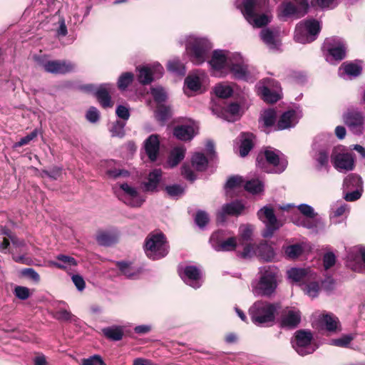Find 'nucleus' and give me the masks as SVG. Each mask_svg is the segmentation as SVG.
I'll list each match as a JSON object with an SVG mask.
<instances>
[{"label":"nucleus","instance_id":"69168bd1","mask_svg":"<svg viewBox=\"0 0 365 365\" xmlns=\"http://www.w3.org/2000/svg\"><path fill=\"white\" fill-rule=\"evenodd\" d=\"M242 182V178L240 176H232L229 178L225 186L226 192H228L229 190L240 187Z\"/></svg>","mask_w":365,"mask_h":365},{"label":"nucleus","instance_id":"ddd939ff","mask_svg":"<svg viewBox=\"0 0 365 365\" xmlns=\"http://www.w3.org/2000/svg\"><path fill=\"white\" fill-rule=\"evenodd\" d=\"M346 265L353 272H359L365 267V246L358 245L346 251Z\"/></svg>","mask_w":365,"mask_h":365},{"label":"nucleus","instance_id":"393cba45","mask_svg":"<svg viewBox=\"0 0 365 365\" xmlns=\"http://www.w3.org/2000/svg\"><path fill=\"white\" fill-rule=\"evenodd\" d=\"M245 209V205L241 201L235 200L224 205L221 210L217 212V220L219 222H224L226 215H238Z\"/></svg>","mask_w":365,"mask_h":365},{"label":"nucleus","instance_id":"a18cd8bd","mask_svg":"<svg viewBox=\"0 0 365 365\" xmlns=\"http://www.w3.org/2000/svg\"><path fill=\"white\" fill-rule=\"evenodd\" d=\"M192 165L197 171H203L207 167V159L202 153H195L192 157Z\"/></svg>","mask_w":365,"mask_h":365},{"label":"nucleus","instance_id":"79ce46f5","mask_svg":"<svg viewBox=\"0 0 365 365\" xmlns=\"http://www.w3.org/2000/svg\"><path fill=\"white\" fill-rule=\"evenodd\" d=\"M102 332L107 339L113 341L121 340L124 334L123 328L118 326L103 328Z\"/></svg>","mask_w":365,"mask_h":365},{"label":"nucleus","instance_id":"b1692460","mask_svg":"<svg viewBox=\"0 0 365 365\" xmlns=\"http://www.w3.org/2000/svg\"><path fill=\"white\" fill-rule=\"evenodd\" d=\"M50 264L55 267L66 271L68 274H73L72 272H77L78 261L71 256L58 255L56 260L51 262Z\"/></svg>","mask_w":365,"mask_h":365},{"label":"nucleus","instance_id":"680f3d73","mask_svg":"<svg viewBox=\"0 0 365 365\" xmlns=\"http://www.w3.org/2000/svg\"><path fill=\"white\" fill-rule=\"evenodd\" d=\"M170 109L169 107L159 106L155 111V117L158 120L165 122L170 116Z\"/></svg>","mask_w":365,"mask_h":365},{"label":"nucleus","instance_id":"c85d7f7f","mask_svg":"<svg viewBox=\"0 0 365 365\" xmlns=\"http://www.w3.org/2000/svg\"><path fill=\"white\" fill-rule=\"evenodd\" d=\"M260 38L270 49H278L280 46L279 31L277 29H263L260 31Z\"/></svg>","mask_w":365,"mask_h":365},{"label":"nucleus","instance_id":"58836bf2","mask_svg":"<svg viewBox=\"0 0 365 365\" xmlns=\"http://www.w3.org/2000/svg\"><path fill=\"white\" fill-rule=\"evenodd\" d=\"M343 187L346 190H355L356 188L363 189L362 178L357 174H349L344 178Z\"/></svg>","mask_w":365,"mask_h":365},{"label":"nucleus","instance_id":"c9c22d12","mask_svg":"<svg viewBox=\"0 0 365 365\" xmlns=\"http://www.w3.org/2000/svg\"><path fill=\"white\" fill-rule=\"evenodd\" d=\"M118 235L115 231H101L96 235V241L100 245L110 246L117 242Z\"/></svg>","mask_w":365,"mask_h":365},{"label":"nucleus","instance_id":"39448f33","mask_svg":"<svg viewBox=\"0 0 365 365\" xmlns=\"http://www.w3.org/2000/svg\"><path fill=\"white\" fill-rule=\"evenodd\" d=\"M145 252L151 259L158 260L167 256L169 245L162 232L150 233L145 241Z\"/></svg>","mask_w":365,"mask_h":365},{"label":"nucleus","instance_id":"423d86ee","mask_svg":"<svg viewBox=\"0 0 365 365\" xmlns=\"http://www.w3.org/2000/svg\"><path fill=\"white\" fill-rule=\"evenodd\" d=\"M330 145L325 135L317 136L313 142L311 150V156L315 162L316 169L318 171L329 169Z\"/></svg>","mask_w":365,"mask_h":365},{"label":"nucleus","instance_id":"6e6552de","mask_svg":"<svg viewBox=\"0 0 365 365\" xmlns=\"http://www.w3.org/2000/svg\"><path fill=\"white\" fill-rule=\"evenodd\" d=\"M330 160L334 168L339 172L351 171L355 166L354 155L342 145L336 146L332 149Z\"/></svg>","mask_w":365,"mask_h":365},{"label":"nucleus","instance_id":"4d7b16f0","mask_svg":"<svg viewBox=\"0 0 365 365\" xmlns=\"http://www.w3.org/2000/svg\"><path fill=\"white\" fill-rule=\"evenodd\" d=\"M182 281L189 286L197 289L200 287L201 275H180Z\"/></svg>","mask_w":365,"mask_h":365},{"label":"nucleus","instance_id":"2f4dec72","mask_svg":"<svg viewBox=\"0 0 365 365\" xmlns=\"http://www.w3.org/2000/svg\"><path fill=\"white\" fill-rule=\"evenodd\" d=\"M277 287L275 275H261L258 283V289L261 294L264 296H269L274 292Z\"/></svg>","mask_w":365,"mask_h":365},{"label":"nucleus","instance_id":"2eb2a0df","mask_svg":"<svg viewBox=\"0 0 365 365\" xmlns=\"http://www.w3.org/2000/svg\"><path fill=\"white\" fill-rule=\"evenodd\" d=\"M209 84V77L202 70L190 73L185 79V86L190 91L202 93Z\"/></svg>","mask_w":365,"mask_h":365},{"label":"nucleus","instance_id":"4468645a","mask_svg":"<svg viewBox=\"0 0 365 365\" xmlns=\"http://www.w3.org/2000/svg\"><path fill=\"white\" fill-rule=\"evenodd\" d=\"M259 218L265 224L266 228L262 232L264 237H271L282 224L277 220L272 208L264 207L257 212Z\"/></svg>","mask_w":365,"mask_h":365},{"label":"nucleus","instance_id":"7ed1b4c3","mask_svg":"<svg viewBox=\"0 0 365 365\" xmlns=\"http://www.w3.org/2000/svg\"><path fill=\"white\" fill-rule=\"evenodd\" d=\"M280 308V303L257 301L250 308L249 314L255 324L262 325L273 323L275 320V313Z\"/></svg>","mask_w":365,"mask_h":365},{"label":"nucleus","instance_id":"5701e85b","mask_svg":"<svg viewBox=\"0 0 365 365\" xmlns=\"http://www.w3.org/2000/svg\"><path fill=\"white\" fill-rule=\"evenodd\" d=\"M46 71L55 74H65L72 72L76 65L67 61H49L43 64Z\"/></svg>","mask_w":365,"mask_h":365},{"label":"nucleus","instance_id":"f3484780","mask_svg":"<svg viewBox=\"0 0 365 365\" xmlns=\"http://www.w3.org/2000/svg\"><path fill=\"white\" fill-rule=\"evenodd\" d=\"M2 233L7 235L10 239L11 242H12L14 247L16 250H19V252H21V254L18 255L16 252H13V259L17 263L23 264H31L32 262V259L27 255L28 248L26 247L25 241L24 240L17 238L8 230H4Z\"/></svg>","mask_w":365,"mask_h":365},{"label":"nucleus","instance_id":"bb28decb","mask_svg":"<svg viewBox=\"0 0 365 365\" xmlns=\"http://www.w3.org/2000/svg\"><path fill=\"white\" fill-rule=\"evenodd\" d=\"M198 126L195 122L181 125L174 128V135L180 140H190L197 133Z\"/></svg>","mask_w":365,"mask_h":365},{"label":"nucleus","instance_id":"aec40b11","mask_svg":"<svg viewBox=\"0 0 365 365\" xmlns=\"http://www.w3.org/2000/svg\"><path fill=\"white\" fill-rule=\"evenodd\" d=\"M85 89L88 92L94 93L98 101L103 108H108L113 106L110 93L114 89V86L111 83H103L96 88L93 85H87Z\"/></svg>","mask_w":365,"mask_h":365},{"label":"nucleus","instance_id":"49530a36","mask_svg":"<svg viewBox=\"0 0 365 365\" xmlns=\"http://www.w3.org/2000/svg\"><path fill=\"white\" fill-rule=\"evenodd\" d=\"M237 245V238L233 236H229L222 244L217 245L215 251L217 252H230L236 249Z\"/></svg>","mask_w":365,"mask_h":365},{"label":"nucleus","instance_id":"473e14b6","mask_svg":"<svg viewBox=\"0 0 365 365\" xmlns=\"http://www.w3.org/2000/svg\"><path fill=\"white\" fill-rule=\"evenodd\" d=\"M282 249L287 259L294 260L299 258L304 253L305 244L301 242L292 245H284Z\"/></svg>","mask_w":365,"mask_h":365},{"label":"nucleus","instance_id":"37998d69","mask_svg":"<svg viewBox=\"0 0 365 365\" xmlns=\"http://www.w3.org/2000/svg\"><path fill=\"white\" fill-rule=\"evenodd\" d=\"M232 234L226 230H219L212 233L210 238L212 247L215 250L217 245L222 244Z\"/></svg>","mask_w":365,"mask_h":365},{"label":"nucleus","instance_id":"f257e3e1","mask_svg":"<svg viewBox=\"0 0 365 365\" xmlns=\"http://www.w3.org/2000/svg\"><path fill=\"white\" fill-rule=\"evenodd\" d=\"M212 76L225 78L232 74L235 79L246 82H254L256 71L250 68L243 56L238 52L217 49L213 51L208 61Z\"/></svg>","mask_w":365,"mask_h":365},{"label":"nucleus","instance_id":"7c9ffc66","mask_svg":"<svg viewBox=\"0 0 365 365\" xmlns=\"http://www.w3.org/2000/svg\"><path fill=\"white\" fill-rule=\"evenodd\" d=\"M362 68L357 63H344L339 69V75L344 79H351L359 76Z\"/></svg>","mask_w":365,"mask_h":365},{"label":"nucleus","instance_id":"e433bc0d","mask_svg":"<svg viewBox=\"0 0 365 365\" xmlns=\"http://www.w3.org/2000/svg\"><path fill=\"white\" fill-rule=\"evenodd\" d=\"M257 255L264 261H272L275 257L274 248L267 242H262L257 245Z\"/></svg>","mask_w":365,"mask_h":365},{"label":"nucleus","instance_id":"5fc2aeb1","mask_svg":"<svg viewBox=\"0 0 365 365\" xmlns=\"http://www.w3.org/2000/svg\"><path fill=\"white\" fill-rule=\"evenodd\" d=\"M150 93L155 101L158 103H163L167 99V93L161 86L152 87L150 88Z\"/></svg>","mask_w":365,"mask_h":365},{"label":"nucleus","instance_id":"bf43d9fd","mask_svg":"<svg viewBox=\"0 0 365 365\" xmlns=\"http://www.w3.org/2000/svg\"><path fill=\"white\" fill-rule=\"evenodd\" d=\"M42 177L46 176L52 180H58L62 175V168L54 166L48 170H42Z\"/></svg>","mask_w":365,"mask_h":365},{"label":"nucleus","instance_id":"4be33fe9","mask_svg":"<svg viewBox=\"0 0 365 365\" xmlns=\"http://www.w3.org/2000/svg\"><path fill=\"white\" fill-rule=\"evenodd\" d=\"M292 220L297 226H301L314 232L322 230L325 227V222L322 218H311L305 216L294 215Z\"/></svg>","mask_w":365,"mask_h":365},{"label":"nucleus","instance_id":"e2e57ef3","mask_svg":"<svg viewBox=\"0 0 365 365\" xmlns=\"http://www.w3.org/2000/svg\"><path fill=\"white\" fill-rule=\"evenodd\" d=\"M336 257L334 252H327L323 256V266L325 270L332 267L336 263Z\"/></svg>","mask_w":365,"mask_h":365},{"label":"nucleus","instance_id":"9b49d317","mask_svg":"<svg viewBox=\"0 0 365 365\" xmlns=\"http://www.w3.org/2000/svg\"><path fill=\"white\" fill-rule=\"evenodd\" d=\"M308 0H291L282 4L279 9V18L285 21L287 18L299 19L304 16L308 10Z\"/></svg>","mask_w":365,"mask_h":365},{"label":"nucleus","instance_id":"13d9d810","mask_svg":"<svg viewBox=\"0 0 365 365\" xmlns=\"http://www.w3.org/2000/svg\"><path fill=\"white\" fill-rule=\"evenodd\" d=\"M165 190L169 196L172 197H178L184 193L185 187L180 185L175 184L166 186Z\"/></svg>","mask_w":365,"mask_h":365},{"label":"nucleus","instance_id":"c756f323","mask_svg":"<svg viewBox=\"0 0 365 365\" xmlns=\"http://www.w3.org/2000/svg\"><path fill=\"white\" fill-rule=\"evenodd\" d=\"M144 148L148 158L151 161L156 160L160 150L159 136L156 134L150 135L144 142Z\"/></svg>","mask_w":365,"mask_h":365},{"label":"nucleus","instance_id":"338daca9","mask_svg":"<svg viewBox=\"0 0 365 365\" xmlns=\"http://www.w3.org/2000/svg\"><path fill=\"white\" fill-rule=\"evenodd\" d=\"M195 221L198 227L202 228L209 222V216L206 212L200 210L196 213Z\"/></svg>","mask_w":365,"mask_h":365},{"label":"nucleus","instance_id":"864d4df0","mask_svg":"<svg viewBox=\"0 0 365 365\" xmlns=\"http://www.w3.org/2000/svg\"><path fill=\"white\" fill-rule=\"evenodd\" d=\"M134 75L131 72L122 73L118 80V87L121 91H125L133 82Z\"/></svg>","mask_w":365,"mask_h":365},{"label":"nucleus","instance_id":"f03ea898","mask_svg":"<svg viewBox=\"0 0 365 365\" xmlns=\"http://www.w3.org/2000/svg\"><path fill=\"white\" fill-rule=\"evenodd\" d=\"M235 6L255 28L266 26L271 21L267 14L268 0H235Z\"/></svg>","mask_w":365,"mask_h":365},{"label":"nucleus","instance_id":"052dcab7","mask_svg":"<svg viewBox=\"0 0 365 365\" xmlns=\"http://www.w3.org/2000/svg\"><path fill=\"white\" fill-rule=\"evenodd\" d=\"M252 227L251 225H241L239 228V235L240 237V240L245 242L250 240L252 235Z\"/></svg>","mask_w":365,"mask_h":365},{"label":"nucleus","instance_id":"1a4fd4ad","mask_svg":"<svg viewBox=\"0 0 365 365\" xmlns=\"http://www.w3.org/2000/svg\"><path fill=\"white\" fill-rule=\"evenodd\" d=\"M320 29L319 22L315 19L301 21L296 26L294 40L300 43H310L316 39Z\"/></svg>","mask_w":365,"mask_h":365},{"label":"nucleus","instance_id":"0eeeda50","mask_svg":"<svg viewBox=\"0 0 365 365\" xmlns=\"http://www.w3.org/2000/svg\"><path fill=\"white\" fill-rule=\"evenodd\" d=\"M346 43L340 37L327 38L322 46V51L327 62L335 64L346 57Z\"/></svg>","mask_w":365,"mask_h":365},{"label":"nucleus","instance_id":"412c9836","mask_svg":"<svg viewBox=\"0 0 365 365\" xmlns=\"http://www.w3.org/2000/svg\"><path fill=\"white\" fill-rule=\"evenodd\" d=\"M302 117L299 110H288L284 112L277 122L274 130H282L294 127Z\"/></svg>","mask_w":365,"mask_h":365},{"label":"nucleus","instance_id":"72a5a7b5","mask_svg":"<svg viewBox=\"0 0 365 365\" xmlns=\"http://www.w3.org/2000/svg\"><path fill=\"white\" fill-rule=\"evenodd\" d=\"M255 136L250 133H242L240 135V144L239 146L240 155L245 157L254 146Z\"/></svg>","mask_w":365,"mask_h":365},{"label":"nucleus","instance_id":"774afa93","mask_svg":"<svg viewBox=\"0 0 365 365\" xmlns=\"http://www.w3.org/2000/svg\"><path fill=\"white\" fill-rule=\"evenodd\" d=\"M81 365H106L100 355L95 354L82 359Z\"/></svg>","mask_w":365,"mask_h":365},{"label":"nucleus","instance_id":"20e7f679","mask_svg":"<svg viewBox=\"0 0 365 365\" xmlns=\"http://www.w3.org/2000/svg\"><path fill=\"white\" fill-rule=\"evenodd\" d=\"M211 48V43L205 38L190 36L187 39L186 53L195 65H200L206 61Z\"/></svg>","mask_w":365,"mask_h":365},{"label":"nucleus","instance_id":"a211bd4d","mask_svg":"<svg viewBox=\"0 0 365 365\" xmlns=\"http://www.w3.org/2000/svg\"><path fill=\"white\" fill-rule=\"evenodd\" d=\"M344 121L355 135H361L365 131V117L359 111H347L344 115Z\"/></svg>","mask_w":365,"mask_h":365},{"label":"nucleus","instance_id":"6ab92c4d","mask_svg":"<svg viewBox=\"0 0 365 365\" xmlns=\"http://www.w3.org/2000/svg\"><path fill=\"white\" fill-rule=\"evenodd\" d=\"M264 154L267 163L273 167L271 172L281 173L286 169L287 160L279 150L269 148Z\"/></svg>","mask_w":365,"mask_h":365},{"label":"nucleus","instance_id":"cd10ccee","mask_svg":"<svg viewBox=\"0 0 365 365\" xmlns=\"http://www.w3.org/2000/svg\"><path fill=\"white\" fill-rule=\"evenodd\" d=\"M349 212L347 204L342 202H336L331 206L329 220L331 224L337 225L342 222Z\"/></svg>","mask_w":365,"mask_h":365},{"label":"nucleus","instance_id":"3c124183","mask_svg":"<svg viewBox=\"0 0 365 365\" xmlns=\"http://www.w3.org/2000/svg\"><path fill=\"white\" fill-rule=\"evenodd\" d=\"M232 88L225 84L219 83L214 88V93L218 98H227L232 94Z\"/></svg>","mask_w":365,"mask_h":365},{"label":"nucleus","instance_id":"dca6fc26","mask_svg":"<svg viewBox=\"0 0 365 365\" xmlns=\"http://www.w3.org/2000/svg\"><path fill=\"white\" fill-rule=\"evenodd\" d=\"M312 275H288L289 278L292 281L299 283L302 289L309 297L314 298L318 296L321 288L320 280H317L315 278L311 279L309 277Z\"/></svg>","mask_w":365,"mask_h":365},{"label":"nucleus","instance_id":"c03bdc74","mask_svg":"<svg viewBox=\"0 0 365 365\" xmlns=\"http://www.w3.org/2000/svg\"><path fill=\"white\" fill-rule=\"evenodd\" d=\"M138 81L142 85H148L154 81L148 65L138 68Z\"/></svg>","mask_w":365,"mask_h":365},{"label":"nucleus","instance_id":"f704fd0d","mask_svg":"<svg viewBox=\"0 0 365 365\" xmlns=\"http://www.w3.org/2000/svg\"><path fill=\"white\" fill-rule=\"evenodd\" d=\"M260 120L263 123L264 131L268 133L272 130H274L277 124V113L274 109L265 110L262 113Z\"/></svg>","mask_w":365,"mask_h":365},{"label":"nucleus","instance_id":"603ef678","mask_svg":"<svg viewBox=\"0 0 365 365\" xmlns=\"http://www.w3.org/2000/svg\"><path fill=\"white\" fill-rule=\"evenodd\" d=\"M259 93L262 99L267 103H275L279 99V96L277 92L272 91L266 86L260 88Z\"/></svg>","mask_w":365,"mask_h":365},{"label":"nucleus","instance_id":"a878e982","mask_svg":"<svg viewBox=\"0 0 365 365\" xmlns=\"http://www.w3.org/2000/svg\"><path fill=\"white\" fill-rule=\"evenodd\" d=\"M301 322L299 311L284 310L279 319V325L282 328L295 329Z\"/></svg>","mask_w":365,"mask_h":365},{"label":"nucleus","instance_id":"8fccbe9b","mask_svg":"<svg viewBox=\"0 0 365 365\" xmlns=\"http://www.w3.org/2000/svg\"><path fill=\"white\" fill-rule=\"evenodd\" d=\"M339 322L337 317L332 314H324L322 319V324L326 327V329L329 331H335Z\"/></svg>","mask_w":365,"mask_h":365},{"label":"nucleus","instance_id":"6e6d98bb","mask_svg":"<svg viewBox=\"0 0 365 365\" xmlns=\"http://www.w3.org/2000/svg\"><path fill=\"white\" fill-rule=\"evenodd\" d=\"M125 122L116 120L110 128L111 135L113 137L123 138L125 135Z\"/></svg>","mask_w":365,"mask_h":365},{"label":"nucleus","instance_id":"09e8293b","mask_svg":"<svg viewBox=\"0 0 365 365\" xmlns=\"http://www.w3.org/2000/svg\"><path fill=\"white\" fill-rule=\"evenodd\" d=\"M167 68L170 72L184 75L185 73V68L183 63L178 58H174L168 62Z\"/></svg>","mask_w":365,"mask_h":365},{"label":"nucleus","instance_id":"f8f14e48","mask_svg":"<svg viewBox=\"0 0 365 365\" xmlns=\"http://www.w3.org/2000/svg\"><path fill=\"white\" fill-rule=\"evenodd\" d=\"M313 335L311 331L305 329L297 330L294 334L292 346L301 356L312 354L316 347L312 344Z\"/></svg>","mask_w":365,"mask_h":365},{"label":"nucleus","instance_id":"de8ad7c7","mask_svg":"<svg viewBox=\"0 0 365 365\" xmlns=\"http://www.w3.org/2000/svg\"><path fill=\"white\" fill-rule=\"evenodd\" d=\"M245 189L252 194H258L264 190V183L259 179H252L247 181Z\"/></svg>","mask_w":365,"mask_h":365},{"label":"nucleus","instance_id":"a19ab883","mask_svg":"<svg viewBox=\"0 0 365 365\" xmlns=\"http://www.w3.org/2000/svg\"><path fill=\"white\" fill-rule=\"evenodd\" d=\"M178 274H201L203 272L201 265L193 262H182L178 266Z\"/></svg>","mask_w":365,"mask_h":365},{"label":"nucleus","instance_id":"4c0bfd02","mask_svg":"<svg viewBox=\"0 0 365 365\" xmlns=\"http://www.w3.org/2000/svg\"><path fill=\"white\" fill-rule=\"evenodd\" d=\"M162 171L160 169H154L151 171L148 178V182L145 183V189L148 192H154L157 190L161 180Z\"/></svg>","mask_w":365,"mask_h":365},{"label":"nucleus","instance_id":"ea45409f","mask_svg":"<svg viewBox=\"0 0 365 365\" xmlns=\"http://www.w3.org/2000/svg\"><path fill=\"white\" fill-rule=\"evenodd\" d=\"M185 155V148L183 146H178L174 148L169 155L168 160V165L170 168H174L177 165L179 164V163L183 160Z\"/></svg>","mask_w":365,"mask_h":365},{"label":"nucleus","instance_id":"0e129e2a","mask_svg":"<svg viewBox=\"0 0 365 365\" xmlns=\"http://www.w3.org/2000/svg\"><path fill=\"white\" fill-rule=\"evenodd\" d=\"M298 210L305 217L311 218H321L317 217V213L314 212V208L307 204H301L298 206Z\"/></svg>","mask_w":365,"mask_h":365},{"label":"nucleus","instance_id":"9d476101","mask_svg":"<svg viewBox=\"0 0 365 365\" xmlns=\"http://www.w3.org/2000/svg\"><path fill=\"white\" fill-rule=\"evenodd\" d=\"M113 190L120 200L130 207H140L145 201L137 189L128 183H118Z\"/></svg>","mask_w":365,"mask_h":365}]
</instances>
